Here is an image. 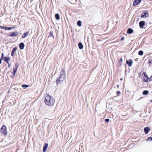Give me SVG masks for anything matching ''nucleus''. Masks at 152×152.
I'll return each instance as SVG.
<instances>
[{
    "label": "nucleus",
    "instance_id": "nucleus-30",
    "mask_svg": "<svg viewBox=\"0 0 152 152\" xmlns=\"http://www.w3.org/2000/svg\"><path fill=\"white\" fill-rule=\"evenodd\" d=\"M0 28L2 29H4V27L3 26H0Z\"/></svg>",
    "mask_w": 152,
    "mask_h": 152
},
{
    "label": "nucleus",
    "instance_id": "nucleus-16",
    "mask_svg": "<svg viewBox=\"0 0 152 152\" xmlns=\"http://www.w3.org/2000/svg\"><path fill=\"white\" fill-rule=\"evenodd\" d=\"M3 60L5 61H6L7 64H9V57H4L3 58Z\"/></svg>",
    "mask_w": 152,
    "mask_h": 152
},
{
    "label": "nucleus",
    "instance_id": "nucleus-6",
    "mask_svg": "<svg viewBox=\"0 0 152 152\" xmlns=\"http://www.w3.org/2000/svg\"><path fill=\"white\" fill-rule=\"evenodd\" d=\"M144 75L143 77L142 80L144 81L147 82L148 80V77L147 75H145L144 73Z\"/></svg>",
    "mask_w": 152,
    "mask_h": 152
},
{
    "label": "nucleus",
    "instance_id": "nucleus-15",
    "mask_svg": "<svg viewBox=\"0 0 152 152\" xmlns=\"http://www.w3.org/2000/svg\"><path fill=\"white\" fill-rule=\"evenodd\" d=\"M24 44L23 43H21L20 44L19 48L21 49L22 50L24 49Z\"/></svg>",
    "mask_w": 152,
    "mask_h": 152
},
{
    "label": "nucleus",
    "instance_id": "nucleus-13",
    "mask_svg": "<svg viewBox=\"0 0 152 152\" xmlns=\"http://www.w3.org/2000/svg\"><path fill=\"white\" fill-rule=\"evenodd\" d=\"M48 146V143H45L43 149V151L44 152H45L46 151Z\"/></svg>",
    "mask_w": 152,
    "mask_h": 152
},
{
    "label": "nucleus",
    "instance_id": "nucleus-25",
    "mask_svg": "<svg viewBox=\"0 0 152 152\" xmlns=\"http://www.w3.org/2000/svg\"><path fill=\"white\" fill-rule=\"evenodd\" d=\"M152 140V138L151 137H149L147 140V141L151 140Z\"/></svg>",
    "mask_w": 152,
    "mask_h": 152
},
{
    "label": "nucleus",
    "instance_id": "nucleus-1",
    "mask_svg": "<svg viewBox=\"0 0 152 152\" xmlns=\"http://www.w3.org/2000/svg\"><path fill=\"white\" fill-rule=\"evenodd\" d=\"M44 101L46 104L49 106H53L55 102V100L53 98L48 94L45 95Z\"/></svg>",
    "mask_w": 152,
    "mask_h": 152
},
{
    "label": "nucleus",
    "instance_id": "nucleus-10",
    "mask_svg": "<svg viewBox=\"0 0 152 152\" xmlns=\"http://www.w3.org/2000/svg\"><path fill=\"white\" fill-rule=\"evenodd\" d=\"M126 64L128 65L129 66H131L132 64L133 63V61L132 60H131L130 61H128L126 60Z\"/></svg>",
    "mask_w": 152,
    "mask_h": 152
},
{
    "label": "nucleus",
    "instance_id": "nucleus-2",
    "mask_svg": "<svg viewBox=\"0 0 152 152\" xmlns=\"http://www.w3.org/2000/svg\"><path fill=\"white\" fill-rule=\"evenodd\" d=\"M64 70L63 69L62 70V73H61L60 76L58 79L56 80L57 84H59L62 82L64 80L66 77V74L64 72Z\"/></svg>",
    "mask_w": 152,
    "mask_h": 152
},
{
    "label": "nucleus",
    "instance_id": "nucleus-5",
    "mask_svg": "<svg viewBox=\"0 0 152 152\" xmlns=\"http://www.w3.org/2000/svg\"><path fill=\"white\" fill-rule=\"evenodd\" d=\"M149 16V15L148 11H146L143 12L141 15V17L142 18H145L148 17Z\"/></svg>",
    "mask_w": 152,
    "mask_h": 152
},
{
    "label": "nucleus",
    "instance_id": "nucleus-38",
    "mask_svg": "<svg viewBox=\"0 0 152 152\" xmlns=\"http://www.w3.org/2000/svg\"><path fill=\"white\" fill-rule=\"evenodd\" d=\"M9 65H9V64H8V66H9Z\"/></svg>",
    "mask_w": 152,
    "mask_h": 152
},
{
    "label": "nucleus",
    "instance_id": "nucleus-28",
    "mask_svg": "<svg viewBox=\"0 0 152 152\" xmlns=\"http://www.w3.org/2000/svg\"><path fill=\"white\" fill-rule=\"evenodd\" d=\"M105 122H108L109 121V119H105Z\"/></svg>",
    "mask_w": 152,
    "mask_h": 152
},
{
    "label": "nucleus",
    "instance_id": "nucleus-14",
    "mask_svg": "<svg viewBox=\"0 0 152 152\" xmlns=\"http://www.w3.org/2000/svg\"><path fill=\"white\" fill-rule=\"evenodd\" d=\"M145 132L146 134L148 133V132L150 130V129L148 127H145L144 129Z\"/></svg>",
    "mask_w": 152,
    "mask_h": 152
},
{
    "label": "nucleus",
    "instance_id": "nucleus-31",
    "mask_svg": "<svg viewBox=\"0 0 152 152\" xmlns=\"http://www.w3.org/2000/svg\"><path fill=\"white\" fill-rule=\"evenodd\" d=\"M149 80L150 81L152 80V77L151 76L150 78H149Z\"/></svg>",
    "mask_w": 152,
    "mask_h": 152
},
{
    "label": "nucleus",
    "instance_id": "nucleus-37",
    "mask_svg": "<svg viewBox=\"0 0 152 152\" xmlns=\"http://www.w3.org/2000/svg\"><path fill=\"white\" fill-rule=\"evenodd\" d=\"M118 86H119V85H117V87H118Z\"/></svg>",
    "mask_w": 152,
    "mask_h": 152
},
{
    "label": "nucleus",
    "instance_id": "nucleus-34",
    "mask_svg": "<svg viewBox=\"0 0 152 152\" xmlns=\"http://www.w3.org/2000/svg\"><path fill=\"white\" fill-rule=\"evenodd\" d=\"M122 61V58H121L120 59V61Z\"/></svg>",
    "mask_w": 152,
    "mask_h": 152
},
{
    "label": "nucleus",
    "instance_id": "nucleus-12",
    "mask_svg": "<svg viewBox=\"0 0 152 152\" xmlns=\"http://www.w3.org/2000/svg\"><path fill=\"white\" fill-rule=\"evenodd\" d=\"M17 50V48L16 47H15L13 48L11 53V55L12 56H14V53Z\"/></svg>",
    "mask_w": 152,
    "mask_h": 152
},
{
    "label": "nucleus",
    "instance_id": "nucleus-4",
    "mask_svg": "<svg viewBox=\"0 0 152 152\" xmlns=\"http://www.w3.org/2000/svg\"><path fill=\"white\" fill-rule=\"evenodd\" d=\"M18 63H16L15 64V66L13 68V71L12 72V75L11 76L12 77H13L15 76V74L18 68Z\"/></svg>",
    "mask_w": 152,
    "mask_h": 152
},
{
    "label": "nucleus",
    "instance_id": "nucleus-17",
    "mask_svg": "<svg viewBox=\"0 0 152 152\" xmlns=\"http://www.w3.org/2000/svg\"><path fill=\"white\" fill-rule=\"evenodd\" d=\"M133 30L130 28H129L127 30V33L129 34H131L133 32Z\"/></svg>",
    "mask_w": 152,
    "mask_h": 152
},
{
    "label": "nucleus",
    "instance_id": "nucleus-23",
    "mask_svg": "<svg viewBox=\"0 0 152 152\" xmlns=\"http://www.w3.org/2000/svg\"><path fill=\"white\" fill-rule=\"evenodd\" d=\"M22 88H26L28 87V85H23L22 86Z\"/></svg>",
    "mask_w": 152,
    "mask_h": 152
},
{
    "label": "nucleus",
    "instance_id": "nucleus-24",
    "mask_svg": "<svg viewBox=\"0 0 152 152\" xmlns=\"http://www.w3.org/2000/svg\"><path fill=\"white\" fill-rule=\"evenodd\" d=\"M4 29L5 30H10V27H4Z\"/></svg>",
    "mask_w": 152,
    "mask_h": 152
},
{
    "label": "nucleus",
    "instance_id": "nucleus-19",
    "mask_svg": "<svg viewBox=\"0 0 152 152\" xmlns=\"http://www.w3.org/2000/svg\"><path fill=\"white\" fill-rule=\"evenodd\" d=\"M55 17L57 20H59L60 19V17L59 14L57 13L55 15Z\"/></svg>",
    "mask_w": 152,
    "mask_h": 152
},
{
    "label": "nucleus",
    "instance_id": "nucleus-8",
    "mask_svg": "<svg viewBox=\"0 0 152 152\" xmlns=\"http://www.w3.org/2000/svg\"><path fill=\"white\" fill-rule=\"evenodd\" d=\"M145 22L143 21H140L139 23L140 27L143 28V26L145 25Z\"/></svg>",
    "mask_w": 152,
    "mask_h": 152
},
{
    "label": "nucleus",
    "instance_id": "nucleus-32",
    "mask_svg": "<svg viewBox=\"0 0 152 152\" xmlns=\"http://www.w3.org/2000/svg\"><path fill=\"white\" fill-rule=\"evenodd\" d=\"M124 39V37H122L121 38V40H123Z\"/></svg>",
    "mask_w": 152,
    "mask_h": 152
},
{
    "label": "nucleus",
    "instance_id": "nucleus-21",
    "mask_svg": "<svg viewBox=\"0 0 152 152\" xmlns=\"http://www.w3.org/2000/svg\"><path fill=\"white\" fill-rule=\"evenodd\" d=\"M77 25L79 26H81V22L79 20L77 22Z\"/></svg>",
    "mask_w": 152,
    "mask_h": 152
},
{
    "label": "nucleus",
    "instance_id": "nucleus-3",
    "mask_svg": "<svg viewBox=\"0 0 152 152\" xmlns=\"http://www.w3.org/2000/svg\"><path fill=\"white\" fill-rule=\"evenodd\" d=\"M1 134L3 136H6L7 134V128L5 125L3 126L0 129Z\"/></svg>",
    "mask_w": 152,
    "mask_h": 152
},
{
    "label": "nucleus",
    "instance_id": "nucleus-39",
    "mask_svg": "<svg viewBox=\"0 0 152 152\" xmlns=\"http://www.w3.org/2000/svg\"><path fill=\"white\" fill-rule=\"evenodd\" d=\"M151 76L152 77V75Z\"/></svg>",
    "mask_w": 152,
    "mask_h": 152
},
{
    "label": "nucleus",
    "instance_id": "nucleus-29",
    "mask_svg": "<svg viewBox=\"0 0 152 152\" xmlns=\"http://www.w3.org/2000/svg\"><path fill=\"white\" fill-rule=\"evenodd\" d=\"M4 54H3V53H2L1 54V59H3V58H4Z\"/></svg>",
    "mask_w": 152,
    "mask_h": 152
},
{
    "label": "nucleus",
    "instance_id": "nucleus-27",
    "mask_svg": "<svg viewBox=\"0 0 152 152\" xmlns=\"http://www.w3.org/2000/svg\"><path fill=\"white\" fill-rule=\"evenodd\" d=\"M148 62L150 64H152V60L151 59H150L148 61Z\"/></svg>",
    "mask_w": 152,
    "mask_h": 152
},
{
    "label": "nucleus",
    "instance_id": "nucleus-20",
    "mask_svg": "<svg viewBox=\"0 0 152 152\" xmlns=\"http://www.w3.org/2000/svg\"><path fill=\"white\" fill-rule=\"evenodd\" d=\"M148 93V91L147 90H145L144 91L142 92V94L143 95H146Z\"/></svg>",
    "mask_w": 152,
    "mask_h": 152
},
{
    "label": "nucleus",
    "instance_id": "nucleus-26",
    "mask_svg": "<svg viewBox=\"0 0 152 152\" xmlns=\"http://www.w3.org/2000/svg\"><path fill=\"white\" fill-rule=\"evenodd\" d=\"M116 94L117 95H119L121 94V92L120 91H118L116 92Z\"/></svg>",
    "mask_w": 152,
    "mask_h": 152
},
{
    "label": "nucleus",
    "instance_id": "nucleus-36",
    "mask_svg": "<svg viewBox=\"0 0 152 152\" xmlns=\"http://www.w3.org/2000/svg\"><path fill=\"white\" fill-rule=\"evenodd\" d=\"M12 28H11V27H10V29H12Z\"/></svg>",
    "mask_w": 152,
    "mask_h": 152
},
{
    "label": "nucleus",
    "instance_id": "nucleus-7",
    "mask_svg": "<svg viewBox=\"0 0 152 152\" xmlns=\"http://www.w3.org/2000/svg\"><path fill=\"white\" fill-rule=\"evenodd\" d=\"M141 0H134L133 2V5L134 6H136L139 4Z\"/></svg>",
    "mask_w": 152,
    "mask_h": 152
},
{
    "label": "nucleus",
    "instance_id": "nucleus-22",
    "mask_svg": "<svg viewBox=\"0 0 152 152\" xmlns=\"http://www.w3.org/2000/svg\"><path fill=\"white\" fill-rule=\"evenodd\" d=\"M143 54V52L142 50H140L138 52V54L140 56H142V55Z\"/></svg>",
    "mask_w": 152,
    "mask_h": 152
},
{
    "label": "nucleus",
    "instance_id": "nucleus-9",
    "mask_svg": "<svg viewBox=\"0 0 152 152\" xmlns=\"http://www.w3.org/2000/svg\"><path fill=\"white\" fill-rule=\"evenodd\" d=\"M29 31L26 32L24 33L22 36V38H24L26 37L29 34Z\"/></svg>",
    "mask_w": 152,
    "mask_h": 152
},
{
    "label": "nucleus",
    "instance_id": "nucleus-33",
    "mask_svg": "<svg viewBox=\"0 0 152 152\" xmlns=\"http://www.w3.org/2000/svg\"><path fill=\"white\" fill-rule=\"evenodd\" d=\"M2 59H1V58L0 59V64L1 63Z\"/></svg>",
    "mask_w": 152,
    "mask_h": 152
},
{
    "label": "nucleus",
    "instance_id": "nucleus-11",
    "mask_svg": "<svg viewBox=\"0 0 152 152\" xmlns=\"http://www.w3.org/2000/svg\"><path fill=\"white\" fill-rule=\"evenodd\" d=\"M18 34V33L17 32H12L10 36L12 37H15Z\"/></svg>",
    "mask_w": 152,
    "mask_h": 152
},
{
    "label": "nucleus",
    "instance_id": "nucleus-18",
    "mask_svg": "<svg viewBox=\"0 0 152 152\" xmlns=\"http://www.w3.org/2000/svg\"><path fill=\"white\" fill-rule=\"evenodd\" d=\"M78 47L79 48L81 49L83 48V45L81 42H80L78 43Z\"/></svg>",
    "mask_w": 152,
    "mask_h": 152
},
{
    "label": "nucleus",
    "instance_id": "nucleus-35",
    "mask_svg": "<svg viewBox=\"0 0 152 152\" xmlns=\"http://www.w3.org/2000/svg\"><path fill=\"white\" fill-rule=\"evenodd\" d=\"M150 102H152V100H151Z\"/></svg>",
    "mask_w": 152,
    "mask_h": 152
}]
</instances>
